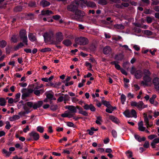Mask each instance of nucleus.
Listing matches in <instances>:
<instances>
[{
	"instance_id": "nucleus-1",
	"label": "nucleus",
	"mask_w": 159,
	"mask_h": 159,
	"mask_svg": "<svg viewBox=\"0 0 159 159\" xmlns=\"http://www.w3.org/2000/svg\"><path fill=\"white\" fill-rule=\"evenodd\" d=\"M80 5L79 2L78 1H74L71 2L66 6L67 10L70 12L74 13L79 8Z\"/></svg>"
},
{
	"instance_id": "nucleus-2",
	"label": "nucleus",
	"mask_w": 159,
	"mask_h": 159,
	"mask_svg": "<svg viewBox=\"0 0 159 159\" xmlns=\"http://www.w3.org/2000/svg\"><path fill=\"white\" fill-rule=\"evenodd\" d=\"M74 13H75V15H72L71 19L78 21H80L85 16L84 12L79 9Z\"/></svg>"
},
{
	"instance_id": "nucleus-3",
	"label": "nucleus",
	"mask_w": 159,
	"mask_h": 159,
	"mask_svg": "<svg viewBox=\"0 0 159 159\" xmlns=\"http://www.w3.org/2000/svg\"><path fill=\"white\" fill-rule=\"evenodd\" d=\"M43 36L46 43L56 45V42L54 41V36L52 34L45 33L44 34Z\"/></svg>"
},
{
	"instance_id": "nucleus-4",
	"label": "nucleus",
	"mask_w": 159,
	"mask_h": 159,
	"mask_svg": "<svg viewBox=\"0 0 159 159\" xmlns=\"http://www.w3.org/2000/svg\"><path fill=\"white\" fill-rule=\"evenodd\" d=\"M43 103L42 101H39L37 102H35L34 103L32 102H27V105L28 107L31 108L33 107L34 110L37 109L38 108L41 107Z\"/></svg>"
},
{
	"instance_id": "nucleus-5",
	"label": "nucleus",
	"mask_w": 159,
	"mask_h": 159,
	"mask_svg": "<svg viewBox=\"0 0 159 159\" xmlns=\"http://www.w3.org/2000/svg\"><path fill=\"white\" fill-rule=\"evenodd\" d=\"M75 41L76 43L80 45H85L88 43L87 39L82 37L76 38Z\"/></svg>"
},
{
	"instance_id": "nucleus-6",
	"label": "nucleus",
	"mask_w": 159,
	"mask_h": 159,
	"mask_svg": "<svg viewBox=\"0 0 159 159\" xmlns=\"http://www.w3.org/2000/svg\"><path fill=\"white\" fill-rule=\"evenodd\" d=\"M20 38L23 42L25 44L27 45V38L26 33V31L24 30H21L19 33Z\"/></svg>"
},
{
	"instance_id": "nucleus-7",
	"label": "nucleus",
	"mask_w": 159,
	"mask_h": 159,
	"mask_svg": "<svg viewBox=\"0 0 159 159\" xmlns=\"http://www.w3.org/2000/svg\"><path fill=\"white\" fill-rule=\"evenodd\" d=\"M143 81L141 82V84L143 86H148V83L151 82L152 81V79L150 76L144 75L143 77Z\"/></svg>"
},
{
	"instance_id": "nucleus-8",
	"label": "nucleus",
	"mask_w": 159,
	"mask_h": 159,
	"mask_svg": "<svg viewBox=\"0 0 159 159\" xmlns=\"http://www.w3.org/2000/svg\"><path fill=\"white\" fill-rule=\"evenodd\" d=\"M64 37L62 33L61 32H58L56 33V44L59 42H61L63 39Z\"/></svg>"
},
{
	"instance_id": "nucleus-9",
	"label": "nucleus",
	"mask_w": 159,
	"mask_h": 159,
	"mask_svg": "<svg viewBox=\"0 0 159 159\" xmlns=\"http://www.w3.org/2000/svg\"><path fill=\"white\" fill-rule=\"evenodd\" d=\"M152 83L154 86L155 89L159 90V78L155 77L152 80Z\"/></svg>"
},
{
	"instance_id": "nucleus-10",
	"label": "nucleus",
	"mask_w": 159,
	"mask_h": 159,
	"mask_svg": "<svg viewBox=\"0 0 159 159\" xmlns=\"http://www.w3.org/2000/svg\"><path fill=\"white\" fill-rule=\"evenodd\" d=\"M29 135L32 137V139L35 141L38 140L39 138V134L34 131H32L29 134Z\"/></svg>"
},
{
	"instance_id": "nucleus-11",
	"label": "nucleus",
	"mask_w": 159,
	"mask_h": 159,
	"mask_svg": "<svg viewBox=\"0 0 159 159\" xmlns=\"http://www.w3.org/2000/svg\"><path fill=\"white\" fill-rule=\"evenodd\" d=\"M75 108L76 110L77 109L79 110V113L85 116H88V113L86 111H84L83 108L81 107L77 106L75 107Z\"/></svg>"
},
{
	"instance_id": "nucleus-12",
	"label": "nucleus",
	"mask_w": 159,
	"mask_h": 159,
	"mask_svg": "<svg viewBox=\"0 0 159 159\" xmlns=\"http://www.w3.org/2000/svg\"><path fill=\"white\" fill-rule=\"evenodd\" d=\"M84 4H86L88 7H90L92 8H96L97 7L96 3L93 2L86 1V2H84Z\"/></svg>"
},
{
	"instance_id": "nucleus-13",
	"label": "nucleus",
	"mask_w": 159,
	"mask_h": 159,
	"mask_svg": "<svg viewBox=\"0 0 159 159\" xmlns=\"http://www.w3.org/2000/svg\"><path fill=\"white\" fill-rule=\"evenodd\" d=\"M143 115L144 121L145 123V125H146L147 128H148V127H152V124H149V119L148 118V117L147 114L145 113H144L143 114Z\"/></svg>"
},
{
	"instance_id": "nucleus-14",
	"label": "nucleus",
	"mask_w": 159,
	"mask_h": 159,
	"mask_svg": "<svg viewBox=\"0 0 159 159\" xmlns=\"http://www.w3.org/2000/svg\"><path fill=\"white\" fill-rule=\"evenodd\" d=\"M124 56L123 54V53H120L116 54L115 57V59L119 61H122L124 58Z\"/></svg>"
},
{
	"instance_id": "nucleus-15",
	"label": "nucleus",
	"mask_w": 159,
	"mask_h": 159,
	"mask_svg": "<svg viewBox=\"0 0 159 159\" xmlns=\"http://www.w3.org/2000/svg\"><path fill=\"white\" fill-rule=\"evenodd\" d=\"M143 75V72L141 70H137L134 76L137 79L141 78Z\"/></svg>"
},
{
	"instance_id": "nucleus-16",
	"label": "nucleus",
	"mask_w": 159,
	"mask_h": 159,
	"mask_svg": "<svg viewBox=\"0 0 159 159\" xmlns=\"http://www.w3.org/2000/svg\"><path fill=\"white\" fill-rule=\"evenodd\" d=\"M50 4L49 2L45 0H43L40 2V5L43 7H47Z\"/></svg>"
},
{
	"instance_id": "nucleus-17",
	"label": "nucleus",
	"mask_w": 159,
	"mask_h": 159,
	"mask_svg": "<svg viewBox=\"0 0 159 159\" xmlns=\"http://www.w3.org/2000/svg\"><path fill=\"white\" fill-rule=\"evenodd\" d=\"M134 136L135 139L139 142H141L142 141H145L146 140V138L144 137L141 138L140 136L136 134H134Z\"/></svg>"
},
{
	"instance_id": "nucleus-18",
	"label": "nucleus",
	"mask_w": 159,
	"mask_h": 159,
	"mask_svg": "<svg viewBox=\"0 0 159 159\" xmlns=\"http://www.w3.org/2000/svg\"><path fill=\"white\" fill-rule=\"evenodd\" d=\"M53 13L51 11L47 10H43L41 11V15H47L49 16L50 15L53 14Z\"/></svg>"
},
{
	"instance_id": "nucleus-19",
	"label": "nucleus",
	"mask_w": 159,
	"mask_h": 159,
	"mask_svg": "<svg viewBox=\"0 0 159 159\" xmlns=\"http://www.w3.org/2000/svg\"><path fill=\"white\" fill-rule=\"evenodd\" d=\"M102 103L107 108H112V106L111 105L109 102L102 100Z\"/></svg>"
},
{
	"instance_id": "nucleus-20",
	"label": "nucleus",
	"mask_w": 159,
	"mask_h": 159,
	"mask_svg": "<svg viewBox=\"0 0 159 159\" xmlns=\"http://www.w3.org/2000/svg\"><path fill=\"white\" fill-rule=\"evenodd\" d=\"M28 37L29 39L32 42L35 41L36 40V38L35 36L32 33L29 34Z\"/></svg>"
},
{
	"instance_id": "nucleus-21",
	"label": "nucleus",
	"mask_w": 159,
	"mask_h": 159,
	"mask_svg": "<svg viewBox=\"0 0 159 159\" xmlns=\"http://www.w3.org/2000/svg\"><path fill=\"white\" fill-rule=\"evenodd\" d=\"M24 4H28L29 7H36V2L34 1H31L28 4L26 2H25Z\"/></svg>"
},
{
	"instance_id": "nucleus-22",
	"label": "nucleus",
	"mask_w": 159,
	"mask_h": 159,
	"mask_svg": "<svg viewBox=\"0 0 159 159\" xmlns=\"http://www.w3.org/2000/svg\"><path fill=\"white\" fill-rule=\"evenodd\" d=\"M22 10V7L20 6H17L13 9V11L15 12L21 11Z\"/></svg>"
},
{
	"instance_id": "nucleus-23",
	"label": "nucleus",
	"mask_w": 159,
	"mask_h": 159,
	"mask_svg": "<svg viewBox=\"0 0 159 159\" xmlns=\"http://www.w3.org/2000/svg\"><path fill=\"white\" fill-rule=\"evenodd\" d=\"M44 92V91L43 89H41L39 90H34V93L35 95H36L37 96H39L40 94H42Z\"/></svg>"
},
{
	"instance_id": "nucleus-24",
	"label": "nucleus",
	"mask_w": 159,
	"mask_h": 159,
	"mask_svg": "<svg viewBox=\"0 0 159 159\" xmlns=\"http://www.w3.org/2000/svg\"><path fill=\"white\" fill-rule=\"evenodd\" d=\"M109 119L115 123L116 124H118L119 120L116 117H115L113 116L110 115L109 116Z\"/></svg>"
},
{
	"instance_id": "nucleus-25",
	"label": "nucleus",
	"mask_w": 159,
	"mask_h": 159,
	"mask_svg": "<svg viewBox=\"0 0 159 159\" xmlns=\"http://www.w3.org/2000/svg\"><path fill=\"white\" fill-rule=\"evenodd\" d=\"M62 43L67 46H70L72 44L71 41L68 39L64 40L62 42Z\"/></svg>"
},
{
	"instance_id": "nucleus-26",
	"label": "nucleus",
	"mask_w": 159,
	"mask_h": 159,
	"mask_svg": "<svg viewBox=\"0 0 159 159\" xmlns=\"http://www.w3.org/2000/svg\"><path fill=\"white\" fill-rule=\"evenodd\" d=\"M143 105L144 103L142 101H140L138 103L137 107L139 111H141L143 109Z\"/></svg>"
},
{
	"instance_id": "nucleus-27",
	"label": "nucleus",
	"mask_w": 159,
	"mask_h": 159,
	"mask_svg": "<svg viewBox=\"0 0 159 159\" xmlns=\"http://www.w3.org/2000/svg\"><path fill=\"white\" fill-rule=\"evenodd\" d=\"M123 114L126 117H132L130 115V112L129 110H126L125 111H124L123 112Z\"/></svg>"
},
{
	"instance_id": "nucleus-28",
	"label": "nucleus",
	"mask_w": 159,
	"mask_h": 159,
	"mask_svg": "<svg viewBox=\"0 0 159 159\" xmlns=\"http://www.w3.org/2000/svg\"><path fill=\"white\" fill-rule=\"evenodd\" d=\"M6 101L4 98H0V105L2 106H4L6 105Z\"/></svg>"
},
{
	"instance_id": "nucleus-29",
	"label": "nucleus",
	"mask_w": 159,
	"mask_h": 159,
	"mask_svg": "<svg viewBox=\"0 0 159 159\" xmlns=\"http://www.w3.org/2000/svg\"><path fill=\"white\" fill-rule=\"evenodd\" d=\"M114 27L115 28L118 29L123 30L125 28L124 26L122 24H116L114 25Z\"/></svg>"
},
{
	"instance_id": "nucleus-30",
	"label": "nucleus",
	"mask_w": 159,
	"mask_h": 159,
	"mask_svg": "<svg viewBox=\"0 0 159 159\" xmlns=\"http://www.w3.org/2000/svg\"><path fill=\"white\" fill-rule=\"evenodd\" d=\"M98 3L102 5H105L107 4V0H99Z\"/></svg>"
},
{
	"instance_id": "nucleus-31",
	"label": "nucleus",
	"mask_w": 159,
	"mask_h": 159,
	"mask_svg": "<svg viewBox=\"0 0 159 159\" xmlns=\"http://www.w3.org/2000/svg\"><path fill=\"white\" fill-rule=\"evenodd\" d=\"M7 44V42L4 40H2L0 41V47L3 48L5 47Z\"/></svg>"
},
{
	"instance_id": "nucleus-32",
	"label": "nucleus",
	"mask_w": 159,
	"mask_h": 159,
	"mask_svg": "<svg viewBox=\"0 0 159 159\" xmlns=\"http://www.w3.org/2000/svg\"><path fill=\"white\" fill-rule=\"evenodd\" d=\"M126 97L123 94H122L121 95L120 99L121 103L122 104H124L126 100Z\"/></svg>"
},
{
	"instance_id": "nucleus-33",
	"label": "nucleus",
	"mask_w": 159,
	"mask_h": 159,
	"mask_svg": "<svg viewBox=\"0 0 159 159\" xmlns=\"http://www.w3.org/2000/svg\"><path fill=\"white\" fill-rule=\"evenodd\" d=\"M130 115L132 117H134L136 118L137 117V113L136 111L134 109H132L130 112Z\"/></svg>"
},
{
	"instance_id": "nucleus-34",
	"label": "nucleus",
	"mask_w": 159,
	"mask_h": 159,
	"mask_svg": "<svg viewBox=\"0 0 159 159\" xmlns=\"http://www.w3.org/2000/svg\"><path fill=\"white\" fill-rule=\"evenodd\" d=\"M60 95H64V100L65 101H68L69 100L70 97L68 94H63L60 93H59Z\"/></svg>"
},
{
	"instance_id": "nucleus-35",
	"label": "nucleus",
	"mask_w": 159,
	"mask_h": 159,
	"mask_svg": "<svg viewBox=\"0 0 159 159\" xmlns=\"http://www.w3.org/2000/svg\"><path fill=\"white\" fill-rule=\"evenodd\" d=\"M46 98L49 100H52V98L53 97V95L50 93H45Z\"/></svg>"
},
{
	"instance_id": "nucleus-36",
	"label": "nucleus",
	"mask_w": 159,
	"mask_h": 159,
	"mask_svg": "<svg viewBox=\"0 0 159 159\" xmlns=\"http://www.w3.org/2000/svg\"><path fill=\"white\" fill-rule=\"evenodd\" d=\"M127 156L128 157V158H130L133 156L132 152L129 150H128L125 152Z\"/></svg>"
},
{
	"instance_id": "nucleus-37",
	"label": "nucleus",
	"mask_w": 159,
	"mask_h": 159,
	"mask_svg": "<svg viewBox=\"0 0 159 159\" xmlns=\"http://www.w3.org/2000/svg\"><path fill=\"white\" fill-rule=\"evenodd\" d=\"M69 110L70 111L71 113H75L77 112V110H75V107L74 106H70Z\"/></svg>"
},
{
	"instance_id": "nucleus-38",
	"label": "nucleus",
	"mask_w": 159,
	"mask_h": 159,
	"mask_svg": "<svg viewBox=\"0 0 159 159\" xmlns=\"http://www.w3.org/2000/svg\"><path fill=\"white\" fill-rule=\"evenodd\" d=\"M24 46L23 43H20L14 47V48L15 50H17L21 48Z\"/></svg>"
},
{
	"instance_id": "nucleus-39",
	"label": "nucleus",
	"mask_w": 159,
	"mask_h": 159,
	"mask_svg": "<svg viewBox=\"0 0 159 159\" xmlns=\"http://www.w3.org/2000/svg\"><path fill=\"white\" fill-rule=\"evenodd\" d=\"M157 96L155 94L152 95V97L149 99V102L151 104H154V99L156 98Z\"/></svg>"
},
{
	"instance_id": "nucleus-40",
	"label": "nucleus",
	"mask_w": 159,
	"mask_h": 159,
	"mask_svg": "<svg viewBox=\"0 0 159 159\" xmlns=\"http://www.w3.org/2000/svg\"><path fill=\"white\" fill-rule=\"evenodd\" d=\"M11 42L14 43H16L17 42V36L16 35H13L11 38Z\"/></svg>"
},
{
	"instance_id": "nucleus-41",
	"label": "nucleus",
	"mask_w": 159,
	"mask_h": 159,
	"mask_svg": "<svg viewBox=\"0 0 159 159\" xmlns=\"http://www.w3.org/2000/svg\"><path fill=\"white\" fill-rule=\"evenodd\" d=\"M2 152L3 153L6 154V155L7 157H9L11 153V152H8L4 149L2 150Z\"/></svg>"
},
{
	"instance_id": "nucleus-42",
	"label": "nucleus",
	"mask_w": 159,
	"mask_h": 159,
	"mask_svg": "<svg viewBox=\"0 0 159 159\" xmlns=\"http://www.w3.org/2000/svg\"><path fill=\"white\" fill-rule=\"evenodd\" d=\"M143 74L144 75H148V76H150L151 73L150 72V71L147 69H144V70L143 71Z\"/></svg>"
},
{
	"instance_id": "nucleus-43",
	"label": "nucleus",
	"mask_w": 159,
	"mask_h": 159,
	"mask_svg": "<svg viewBox=\"0 0 159 159\" xmlns=\"http://www.w3.org/2000/svg\"><path fill=\"white\" fill-rule=\"evenodd\" d=\"M58 107V106L57 105H52L51 106V109L53 111H55L56 110Z\"/></svg>"
},
{
	"instance_id": "nucleus-44",
	"label": "nucleus",
	"mask_w": 159,
	"mask_h": 159,
	"mask_svg": "<svg viewBox=\"0 0 159 159\" xmlns=\"http://www.w3.org/2000/svg\"><path fill=\"white\" fill-rule=\"evenodd\" d=\"M37 130L40 133H43L44 131V128L41 126H39L37 128Z\"/></svg>"
},
{
	"instance_id": "nucleus-45",
	"label": "nucleus",
	"mask_w": 159,
	"mask_h": 159,
	"mask_svg": "<svg viewBox=\"0 0 159 159\" xmlns=\"http://www.w3.org/2000/svg\"><path fill=\"white\" fill-rule=\"evenodd\" d=\"M29 96H30L26 93H24L22 95L21 98L23 100H25L26 98Z\"/></svg>"
},
{
	"instance_id": "nucleus-46",
	"label": "nucleus",
	"mask_w": 159,
	"mask_h": 159,
	"mask_svg": "<svg viewBox=\"0 0 159 159\" xmlns=\"http://www.w3.org/2000/svg\"><path fill=\"white\" fill-rule=\"evenodd\" d=\"M146 21L148 23H151L153 19L150 16H147L146 17Z\"/></svg>"
},
{
	"instance_id": "nucleus-47",
	"label": "nucleus",
	"mask_w": 159,
	"mask_h": 159,
	"mask_svg": "<svg viewBox=\"0 0 159 159\" xmlns=\"http://www.w3.org/2000/svg\"><path fill=\"white\" fill-rule=\"evenodd\" d=\"M84 106H83V108L85 110H89L90 108V104L89 105L88 104L84 103Z\"/></svg>"
},
{
	"instance_id": "nucleus-48",
	"label": "nucleus",
	"mask_w": 159,
	"mask_h": 159,
	"mask_svg": "<svg viewBox=\"0 0 159 159\" xmlns=\"http://www.w3.org/2000/svg\"><path fill=\"white\" fill-rule=\"evenodd\" d=\"M137 70L134 66H132L130 70L131 74L132 75H134Z\"/></svg>"
},
{
	"instance_id": "nucleus-49",
	"label": "nucleus",
	"mask_w": 159,
	"mask_h": 159,
	"mask_svg": "<svg viewBox=\"0 0 159 159\" xmlns=\"http://www.w3.org/2000/svg\"><path fill=\"white\" fill-rule=\"evenodd\" d=\"M68 112V111H65L64 113H63L61 114V116L62 117H68L69 116Z\"/></svg>"
},
{
	"instance_id": "nucleus-50",
	"label": "nucleus",
	"mask_w": 159,
	"mask_h": 159,
	"mask_svg": "<svg viewBox=\"0 0 159 159\" xmlns=\"http://www.w3.org/2000/svg\"><path fill=\"white\" fill-rule=\"evenodd\" d=\"M85 66H89V67L90 69V70H91L92 71H93V70L92 69V68L93 67V65L91 64L88 61H86L85 62Z\"/></svg>"
},
{
	"instance_id": "nucleus-51",
	"label": "nucleus",
	"mask_w": 159,
	"mask_h": 159,
	"mask_svg": "<svg viewBox=\"0 0 159 159\" xmlns=\"http://www.w3.org/2000/svg\"><path fill=\"white\" fill-rule=\"evenodd\" d=\"M158 0H152V2L151 3V5H157L159 3V1Z\"/></svg>"
},
{
	"instance_id": "nucleus-52",
	"label": "nucleus",
	"mask_w": 159,
	"mask_h": 159,
	"mask_svg": "<svg viewBox=\"0 0 159 159\" xmlns=\"http://www.w3.org/2000/svg\"><path fill=\"white\" fill-rule=\"evenodd\" d=\"M111 134L112 136L114 138H116L117 137V133L115 130L113 129L112 130Z\"/></svg>"
},
{
	"instance_id": "nucleus-53",
	"label": "nucleus",
	"mask_w": 159,
	"mask_h": 159,
	"mask_svg": "<svg viewBox=\"0 0 159 159\" xmlns=\"http://www.w3.org/2000/svg\"><path fill=\"white\" fill-rule=\"evenodd\" d=\"M133 30L134 32L138 33H140L141 31V30L140 29L136 27H134L133 29Z\"/></svg>"
},
{
	"instance_id": "nucleus-54",
	"label": "nucleus",
	"mask_w": 159,
	"mask_h": 159,
	"mask_svg": "<svg viewBox=\"0 0 159 159\" xmlns=\"http://www.w3.org/2000/svg\"><path fill=\"white\" fill-rule=\"evenodd\" d=\"M144 34L148 35H151L152 34V31L149 30H145L144 31Z\"/></svg>"
},
{
	"instance_id": "nucleus-55",
	"label": "nucleus",
	"mask_w": 159,
	"mask_h": 159,
	"mask_svg": "<svg viewBox=\"0 0 159 159\" xmlns=\"http://www.w3.org/2000/svg\"><path fill=\"white\" fill-rule=\"evenodd\" d=\"M6 125L5 126V128L7 129H9L11 127V125L10 124V122L8 121H7L6 122Z\"/></svg>"
},
{
	"instance_id": "nucleus-56",
	"label": "nucleus",
	"mask_w": 159,
	"mask_h": 159,
	"mask_svg": "<svg viewBox=\"0 0 159 159\" xmlns=\"http://www.w3.org/2000/svg\"><path fill=\"white\" fill-rule=\"evenodd\" d=\"M89 109L91 111H94L96 110V108L92 104H90Z\"/></svg>"
},
{
	"instance_id": "nucleus-57",
	"label": "nucleus",
	"mask_w": 159,
	"mask_h": 159,
	"mask_svg": "<svg viewBox=\"0 0 159 159\" xmlns=\"http://www.w3.org/2000/svg\"><path fill=\"white\" fill-rule=\"evenodd\" d=\"M113 107H112V108H106V111L107 113H112L113 111Z\"/></svg>"
},
{
	"instance_id": "nucleus-58",
	"label": "nucleus",
	"mask_w": 159,
	"mask_h": 159,
	"mask_svg": "<svg viewBox=\"0 0 159 159\" xmlns=\"http://www.w3.org/2000/svg\"><path fill=\"white\" fill-rule=\"evenodd\" d=\"M96 48V47L94 44H92L90 45L89 49L90 50H94Z\"/></svg>"
},
{
	"instance_id": "nucleus-59",
	"label": "nucleus",
	"mask_w": 159,
	"mask_h": 159,
	"mask_svg": "<svg viewBox=\"0 0 159 159\" xmlns=\"http://www.w3.org/2000/svg\"><path fill=\"white\" fill-rule=\"evenodd\" d=\"M27 53H31L32 52L33 54L36 53L37 51V50H24Z\"/></svg>"
},
{
	"instance_id": "nucleus-60",
	"label": "nucleus",
	"mask_w": 159,
	"mask_h": 159,
	"mask_svg": "<svg viewBox=\"0 0 159 159\" xmlns=\"http://www.w3.org/2000/svg\"><path fill=\"white\" fill-rule=\"evenodd\" d=\"M149 142L147 141H145L143 145V147L145 148H148L149 147Z\"/></svg>"
},
{
	"instance_id": "nucleus-61",
	"label": "nucleus",
	"mask_w": 159,
	"mask_h": 159,
	"mask_svg": "<svg viewBox=\"0 0 159 159\" xmlns=\"http://www.w3.org/2000/svg\"><path fill=\"white\" fill-rule=\"evenodd\" d=\"M157 137V136L155 134H152L148 136V138L150 140H152Z\"/></svg>"
},
{
	"instance_id": "nucleus-62",
	"label": "nucleus",
	"mask_w": 159,
	"mask_h": 159,
	"mask_svg": "<svg viewBox=\"0 0 159 159\" xmlns=\"http://www.w3.org/2000/svg\"><path fill=\"white\" fill-rule=\"evenodd\" d=\"M61 16L58 15H56L53 16H52V18L56 20H57L61 18Z\"/></svg>"
},
{
	"instance_id": "nucleus-63",
	"label": "nucleus",
	"mask_w": 159,
	"mask_h": 159,
	"mask_svg": "<svg viewBox=\"0 0 159 159\" xmlns=\"http://www.w3.org/2000/svg\"><path fill=\"white\" fill-rule=\"evenodd\" d=\"M103 53L105 55L109 54L112 52V50H102Z\"/></svg>"
},
{
	"instance_id": "nucleus-64",
	"label": "nucleus",
	"mask_w": 159,
	"mask_h": 159,
	"mask_svg": "<svg viewBox=\"0 0 159 159\" xmlns=\"http://www.w3.org/2000/svg\"><path fill=\"white\" fill-rule=\"evenodd\" d=\"M153 9L156 11L159 12V6H155L153 7Z\"/></svg>"
}]
</instances>
